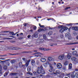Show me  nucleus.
Instances as JSON below:
<instances>
[{
    "label": "nucleus",
    "instance_id": "f257e3e1",
    "mask_svg": "<svg viewBox=\"0 0 78 78\" xmlns=\"http://www.w3.org/2000/svg\"><path fill=\"white\" fill-rule=\"evenodd\" d=\"M43 69L42 66H41L40 67H38L37 70L36 72L39 74H45V72Z\"/></svg>",
    "mask_w": 78,
    "mask_h": 78
},
{
    "label": "nucleus",
    "instance_id": "f03ea898",
    "mask_svg": "<svg viewBox=\"0 0 78 78\" xmlns=\"http://www.w3.org/2000/svg\"><path fill=\"white\" fill-rule=\"evenodd\" d=\"M68 29V28L67 27H63L62 28L59 30L60 33H62L65 30H66Z\"/></svg>",
    "mask_w": 78,
    "mask_h": 78
},
{
    "label": "nucleus",
    "instance_id": "7ed1b4c3",
    "mask_svg": "<svg viewBox=\"0 0 78 78\" xmlns=\"http://www.w3.org/2000/svg\"><path fill=\"white\" fill-rule=\"evenodd\" d=\"M44 41V40L43 39H37V40L36 42L37 43H38V44H40L43 42Z\"/></svg>",
    "mask_w": 78,
    "mask_h": 78
},
{
    "label": "nucleus",
    "instance_id": "20e7f679",
    "mask_svg": "<svg viewBox=\"0 0 78 78\" xmlns=\"http://www.w3.org/2000/svg\"><path fill=\"white\" fill-rule=\"evenodd\" d=\"M66 37H68L69 40L70 39V34L69 33H67L66 34H65Z\"/></svg>",
    "mask_w": 78,
    "mask_h": 78
},
{
    "label": "nucleus",
    "instance_id": "39448f33",
    "mask_svg": "<svg viewBox=\"0 0 78 78\" xmlns=\"http://www.w3.org/2000/svg\"><path fill=\"white\" fill-rule=\"evenodd\" d=\"M71 60L73 61H74V62H77L78 61V59L75 57H72L71 58Z\"/></svg>",
    "mask_w": 78,
    "mask_h": 78
},
{
    "label": "nucleus",
    "instance_id": "423d86ee",
    "mask_svg": "<svg viewBox=\"0 0 78 78\" xmlns=\"http://www.w3.org/2000/svg\"><path fill=\"white\" fill-rule=\"evenodd\" d=\"M30 59H29L28 61H26L25 62L26 64H25V66L26 67H28V65H29V64L30 63Z\"/></svg>",
    "mask_w": 78,
    "mask_h": 78
},
{
    "label": "nucleus",
    "instance_id": "0eeeda50",
    "mask_svg": "<svg viewBox=\"0 0 78 78\" xmlns=\"http://www.w3.org/2000/svg\"><path fill=\"white\" fill-rule=\"evenodd\" d=\"M57 66L58 69H61L62 68V65L60 63H58L57 64Z\"/></svg>",
    "mask_w": 78,
    "mask_h": 78
},
{
    "label": "nucleus",
    "instance_id": "6e6552de",
    "mask_svg": "<svg viewBox=\"0 0 78 78\" xmlns=\"http://www.w3.org/2000/svg\"><path fill=\"white\" fill-rule=\"evenodd\" d=\"M12 50H21L22 48H16L15 47H12L11 48Z\"/></svg>",
    "mask_w": 78,
    "mask_h": 78
},
{
    "label": "nucleus",
    "instance_id": "1a4fd4ad",
    "mask_svg": "<svg viewBox=\"0 0 78 78\" xmlns=\"http://www.w3.org/2000/svg\"><path fill=\"white\" fill-rule=\"evenodd\" d=\"M36 64V63L35 62V60H33L31 61V64L33 66H35V64Z\"/></svg>",
    "mask_w": 78,
    "mask_h": 78
},
{
    "label": "nucleus",
    "instance_id": "9d476101",
    "mask_svg": "<svg viewBox=\"0 0 78 78\" xmlns=\"http://www.w3.org/2000/svg\"><path fill=\"white\" fill-rule=\"evenodd\" d=\"M31 67L30 66H29L27 68V71L28 72H31Z\"/></svg>",
    "mask_w": 78,
    "mask_h": 78
},
{
    "label": "nucleus",
    "instance_id": "9b49d317",
    "mask_svg": "<svg viewBox=\"0 0 78 78\" xmlns=\"http://www.w3.org/2000/svg\"><path fill=\"white\" fill-rule=\"evenodd\" d=\"M64 55H61V56H59V57H58V58L60 60H62V59H64Z\"/></svg>",
    "mask_w": 78,
    "mask_h": 78
},
{
    "label": "nucleus",
    "instance_id": "f8f14e48",
    "mask_svg": "<svg viewBox=\"0 0 78 78\" xmlns=\"http://www.w3.org/2000/svg\"><path fill=\"white\" fill-rule=\"evenodd\" d=\"M71 56H72V55L70 54V53H69L67 55V58L69 59H70V58H71Z\"/></svg>",
    "mask_w": 78,
    "mask_h": 78
},
{
    "label": "nucleus",
    "instance_id": "ddd939ff",
    "mask_svg": "<svg viewBox=\"0 0 78 78\" xmlns=\"http://www.w3.org/2000/svg\"><path fill=\"white\" fill-rule=\"evenodd\" d=\"M46 59L44 58H41V62H46Z\"/></svg>",
    "mask_w": 78,
    "mask_h": 78
},
{
    "label": "nucleus",
    "instance_id": "4468645a",
    "mask_svg": "<svg viewBox=\"0 0 78 78\" xmlns=\"http://www.w3.org/2000/svg\"><path fill=\"white\" fill-rule=\"evenodd\" d=\"M72 29L73 30H75V31H78V27H72Z\"/></svg>",
    "mask_w": 78,
    "mask_h": 78
},
{
    "label": "nucleus",
    "instance_id": "2eb2a0df",
    "mask_svg": "<svg viewBox=\"0 0 78 78\" xmlns=\"http://www.w3.org/2000/svg\"><path fill=\"white\" fill-rule=\"evenodd\" d=\"M48 59L49 61H51L54 60V59L51 57H48Z\"/></svg>",
    "mask_w": 78,
    "mask_h": 78
},
{
    "label": "nucleus",
    "instance_id": "dca6fc26",
    "mask_svg": "<svg viewBox=\"0 0 78 78\" xmlns=\"http://www.w3.org/2000/svg\"><path fill=\"white\" fill-rule=\"evenodd\" d=\"M33 36L34 37L37 38L38 37V34L37 33H35L33 35Z\"/></svg>",
    "mask_w": 78,
    "mask_h": 78
},
{
    "label": "nucleus",
    "instance_id": "f3484780",
    "mask_svg": "<svg viewBox=\"0 0 78 78\" xmlns=\"http://www.w3.org/2000/svg\"><path fill=\"white\" fill-rule=\"evenodd\" d=\"M74 43H73L72 42V41H69V42L68 43H66V45H73L74 44H73Z\"/></svg>",
    "mask_w": 78,
    "mask_h": 78
},
{
    "label": "nucleus",
    "instance_id": "a211bd4d",
    "mask_svg": "<svg viewBox=\"0 0 78 78\" xmlns=\"http://www.w3.org/2000/svg\"><path fill=\"white\" fill-rule=\"evenodd\" d=\"M16 75H17V73H10V76H15Z\"/></svg>",
    "mask_w": 78,
    "mask_h": 78
},
{
    "label": "nucleus",
    "instance_id": "6ab92c4d",
    "mask_svg": "<svg viewBox=\"0 0 78 78\" xmlns=\"http://www.w3.org/2000/svg\"><path fill=\"white\" fill-rule=\"evenodd\" d=\"M77 52L76 51H74L72 52V55H77Z\"/></svg>",
    "mask_w": 78,
    "mask_h": 78
},
{
    "label": "nucleus",
    "instance_id": "aec40b11",
    "mask_svg": "<svg viewBox=\"0 0 78 78\" xmlns=\"http://www.w3.org/2000/svg\"><path fill=\"white\" fill-rule=\"evenodd\" d=\"M19 67L21 68L22 67L23 65H22V62H20L19 63Z\"/></svg>",
    "mask_w": 78,
    "mask_h": 78
},
{
    "label": "nucleus",
    "instance_id": "412c9836",
    "mask_svg": "<svg viewBox=\"0 0 78 78\" xmlns=\"http://www.w3.org/2000/svg\"><path fill=\"white\" fill-rule=\"evenodd\" d=\"M39 49L41 50H44V51H46L47 50V49L44 48H39Z\"/></svg>",
    "mask_w": 78,
    "mask_h": 78
},
{
    "label": "nucleus",
    "instance_id": "4be33fe9",
    "mask_svg": "<svg viewBox=\"0 0 78 78\" xmlns=\"http://www.w3.org/2000/svg\"><path fill=\"white\" fill-rule=\"evenodd\" d=\"M8 73H9V72H6L4 74V77H6L7 75H8Z\"/></svg>",
    "mask_w": 78,
    "mask_h": 78
},
{
    "label": "nucleus",
    "instance_id": "5701e85b",
    "mask_svg": "<svg viewBox=\"0 0 78 78\" xmlns=\"http://www.w3.org/2000/svg\"><path fill=\"white\" fill-rule=\"evenodd\" d=\"M11 64H14V63H15L16 62V60L15 59H13L11 61Z\"/></svg>",
    "mask_w": 78,
    "mask_h": 78
},
{
    "label": "nucleus",
    "instance_id": "b1692460",
    "mask_svg": "<svg viewBox=\"0 0 78 78\" xmlns=\"http://www.w3.org/2000/svg\"><path fill=\"white\" fill-rule=\"evenodd\" d=\"M53 34V32L51 31H50L49 33H48V34L49 36H51V34Z\"/></svg>",
    "mask_w": 78,
    "mask_h": 78
},
{
    "label": "nucleus",
    "instance_id": "393cba45",
    "mask_svg": "<svg viewBox=\"0 0 78 78\" xmlns=\"http://www.w3.org/2000/svg\"><path fill=\"white\" fill-rule=\"evenodd\" d=\"M71 76L72 78H75V75L73 73L71 74Z\"/></svg>",
    "mask_w": 78,
    "mask_h": 78
},
{
    "label": "nucleus",
    "instance_id": "a878e982",
    "mask_svg": "<svg viewBox=\"0 0 78 78\" xmlns=\"http://www.w3.org/2000/svg\"><path fill=\"white\" fill-rule=\"evenodd\" d=\"M33 51H25V53H31Z\"/></svg>",
    "mask_w": 78,
    "mask_h": 78
},
{
    "label": "nucleus",
    "instance_id": "bb28decb",
    "mask_svg": "<svg viewBox=\"0 0 78 78\" xmlns=\"http://www.w3.org/2000/svg\"><path fill=\"white\" fill-rule=\"evenodd\" d=\"M69 69H72V64L70 63L69 65Z\"/></svg>",
    "mask_w": 78,
    "mask_h": 78
},
{
    "label": "nucleus",
    "instance_id": "cd10ccee",
    "mask_svg": "<svg viewBox=\"0 0 78 78\" xmlns=\"http://www.w3.org/2000/svg\"><path fill=\"white\" fill-rule=\"evenodd\" d=\"M9 33L10 34H12V36H15V34H14L13 32H9Z\"/></svg>",
    "mask_w": 78,
    "mask_h": 78
},
{
    "label": "nucleus",
    "instance_id": "c85d7f7f",
    "mask_svg": "<svg viewBox=\"0 0 78 78\" xmlns=\"http://www.w3.org/2000/svg\"><path fill=\"white\" fill-rule=\"evenodd\" d=\"M4 70H7V69H8V67H7V66H4Z\"/></svg>",
    "mask_w": 78,
    "mask_h": 78
},
{
    "label": "nucleus",
    "instance_id": "c756f323",
    "mask_svg": "<svg viewBox=\"0 0 78 78\" xmlns=\"http://www.w3.org/2000/svg\"><path fill=\"white\" fill-rule=\"evenodd\" d=\"M68 64V62H65L64 63V65H65V66H67V65Z\"/></svg>",
    "mask_w": 78,
    "mask_h": 78
},
{
    "label": "nucleus",
    "instance_id": "7c9ffc66",
    "mask_svg": "<svg viewBox=\"0 0 78 78\" xmlns=\"http://www.w3.org/2000/svg\"><path fill=\"white\" fill-rule=\"evenodd\" d=\"M49 67L51 69H53V66L51 64H49Z\"/></svg>",
    "mask_w": 78,
    "mask_h": 78
},
{
    "label": "nucleus",
    "instance_id": "2f4dec72",
    "mask_svg": "<svg viewBox=\"0 0 78 78\" xmlns=\"http://www.w3.org/2000/svg\"><path fill=\"white\" fill-rule=\"evenodd\" d=\"M22 59L23 61H24V62H26V61H27V60H26V59H25V58H23Z\"/></svg>",
    "mask_w": 78,
    "mask_h": 78
},
{
    "label": "nucleus",
    "instance_id": "473e14b6",
    "mask_svg": "<svg viewBox=\"0 0 78 78\" xmlns=\"http://www.w3.org/2000/svg\"><path fill=\"white\" fill-rule=\"evenodd\" d=\"M27 74H29V75H33V73H31L30 72H27Z\"/></svg>",
    "mask_w": 78,
    "mask_h": 78
},
{
    "label": "nucleus",
    "instance_id": "72a5a7b5",
    "mask_svg": "<svg viewBox=\"0 0 78 78\" xmlns=\"http://www.w3.org/2000/svg\"><path fill=\"white\" fill-rule=\"evenodd\" d=\"M75 75L76 78H78V73H75Z\"/></svg>",
    "mask_w": 78,
    "mask_h": 78
},
{
    "label": "nucleus",
    "instance_id": "f704fd0d",
    "mask_svg": "<svg viewBox=\"0 0 78 78\" xmlns=\"http://www.w3.org/2000/svg\"><path fill=\"white\" fill-rule=\"evenodd\" d=\"M46 36L45 34L43 35V39H45L46 38Z\"/></svg>",
    "mask_w": 78,
    "mask_h": 78
},
{
    "label": "nucleus",
    "instance_id": "c9c22d12",
    "mask_svg": "<svg viewBox=\"0 0 78 78\" xmlns=\"http://www.w3.org/2000/svg\"><path fill=\"white\" fill-rule=\"evenodd\" d=\"M53 45H55V46H56V45H57V44H53L52 45H51L50 46H53Z\"/></svg>",
    "mask_w": 78,
    "mask_h": 78
},
{
    "label": "nucleus",
    "instance_id": "e433bc0d",
    "mask_svg": "<svg viewBox=\"0 0 78 78\" xmlns=\"http://www.w3.org/2000/svg\"><path fill=\"white\" fill-rule=\"evenodd\" d=\"M44 30V29H40L38 30V31L39 32H41L42 31H43Z\"/></svg>",
    "mask_w": 78,
    "mask_h": 78
},
{
    "label": "nucleus",
    "instance_id": "4c0bfd02",
    "mask_svg": "<svg viewBox=\"0 0 78 78\" xmlns=\"http://www.w3.org/2000/svg\"><path fill=\"white\" fill-rule=\"evenodd\" d=\"M37 28V27H36V26H34V27H33V29H34V30H36Z\"/></svg>",
    "mask_w": 78,
    "mask_h": 78
},
{
    "label": "nucleus",
    "instance_id": "58836bf2",
    "mask_svg": "<svg viewBox=\"0 0 78 78\" xmlns=\"http://www.w3.org/2000/svg\"><path fill=\"white\" fill-rule=\"evenodd\" d=\"M36 71H37V70H36V72H35V71H34V72H33V73H34V75H37V72H36Z\"/></svg>",
    "mask_w": 78,
    "mask_h": 78
},
{
    "label": "nucleus",
    "instance_id": "ea45409f",
    "mask_svg": "<svg viewBox=\"0 0 78 78\" xmlns=\"http://www.w3.org/2000/svg\"><path fill=\"white\" fill-rule=\"evenodd\" d=\"M69 8H70V7H68L66 8L65 9V10H67V9H69Z\"/></svg>",
    "mask_w": 78,
    "mask_h": 78
},
{
    "label": "nucleus",
    "instance_id": "a19ab883",
    "mask_svg": "<svg viewBox=\"0 0 78 78\" xmlns=\"http://www.w3.org/2000/svg\"><path fill=\"white\" fill-rule=\"evenodd\" d=\"M35 54H37L38 55H41H41H42V54H41V53L39 52H36Z\"/></svg>",
    "mask_w": 78,
    "mask_h": 78
},
{
    "label": "nucleus",
    "instance_id": "79ce46f5",
    "mask_svg": "<svg viewBox=\"0 0 78 78\" xmlns=\"http://www.w3.org/2000/svg\"><path fill=\"white\" fill-rule=\"evenodd\" d=\"M53 69H50L49 70V71L50 72H52L53 70H52Z\"/></svg>",
    "mask_w": 78,
    "mask_h": 78
},
{
    "label": "nucleus",
    "instance_id": "37998d69",
    "mask_svg": "<svg viewBox=\"0 0 78 78\" xmlns=\"http://www.w3.org/2000/svg\"><path fill=\"white\" fill-rule=\"evenodd\" d=\"M62 27H63V25H62L60 26H58V27L59 28H62Z\"/></svg>",
    "mask_w": 78,
    "mask_h": 78
},
{
    "label": "nucleus",
    "instance_id": "c03bdc74",
    "mask_svg": "<svg viewBox=\"0 0 78 78\" xmlns=\"http://www.w3.org/2000/svg\"><path fill=\"white\" fill-rule=\"evenodd\" d=\"M2 66L0 65V71H2Z\"/></svg>",
    "mask_w": 78,
    "mask_h": 78
},
{
    "label": "nucleus",
    "instance_id": "a18cd8bd",
    "mask_svg": "<svg viewBox=\"0 0 78 78\" xmlns=\"http://www.w3.org/2000/svg\"><path fill=\"white\" fill-rule=\"evenodd\" d=\"M44 67L46 68V67H47V64H45L44 65Z\"/></svg>",
    "mask_w": 78,
    "mask_h": 78
},
{
    "label": "nucleus",
    "instance_id": "49530a36",
    "mask_svg": "<svg viewBox=\"0 0 78 78\" xmlns=\"http://www.w3.org/2000/svg\"><path fill=\"white\" fill-rule=\"evenodd\" d=\"M18 39H23V37H19L18 38Z\"/></svg>",
    "mask_w": 78,
    "mask_h": 78
},
{
    "label": "nucleus",
    "instance_id": "de8ad7c7",
    "mask_svg": "<svg viewBox=\"0 0 78 78\" xmlns=\"http://www.w3.org/2000/svg\"><path fill=\"white\" fill-rule=\"evenodd\" d=\"M10 64V63L9 62H7V66H9Z\"/></svg>",
    "mask_w": 78,
    "mask_h": 78
},
{
    "label": "nucleus",
    "instance_id": "09e8293b",
    "mask_svg": "<svg viewBox=\"0 0 78 78\" xmlns=\"http://www.w3.org/2000/svg\"><path fill=\"white\" fill-rule=\"evenodd\" d=\"M8 32H9L8 31H2V33H8Z\"/></svg>",
    "mask_w": 78,
    "mask_h": 78
},
{
    "label": "nucleus",
    "instance_id": "8fccbe9b",
    "mask_svg": "<svg viewBox=\"0 0 78 78\" xmlns=\"http://www.w3.org/2000/svg\"><path fill=\"white\" fill-rule=\"evenodd\" d=\"M66 75H67V76H69L70 75V73H69L68 74H66Z\"/></svg>",
    "mask_w": 78,
    "mask_h": 78
},
{
    "label": "nucleus",
    "instance_id": "3c124183",
    "mask_svg": "<svg viewBox=\"0 0 78 78\" xmlns=\"http://www.w3.org/2000/svg\"><path fill=\"white\" fill-rule=\"evenodd\" d=\"M2 71H0V76L2 75Z\"/></svg>",
    "mask_w": 78,
    "mask_h": 78
},
{
    "label": "nucleus",
    "instance_id": "603ef678",
    "mask_svg": "<svg viewBox=\"0 0 78 78\" xmlns=\"http://www.w3.org/2000/svg\"><path fill=\"white\" fill-rule=\"evenodd\" d=\"M78 44V42H75V43H74L73 44Z\"/></svg>",
    "mask_w": 78,
    "mask_h": 78
},
{
    "label": "nucleus",
    "instance_id": "864d4df0",
    "mask_svg": "<svg viewBox=\"0 0 78 78\" xmlns=\"http://www.w3.org/2000/svg\"><path fill=\"white\" fill-rule=\"evenodd\" d=\"M72 25V23H69V24H67V25L68 26H70V25Z\"/></svg>",
    "mask_w": 78,
    "mask_h": 78
},
{
    "label": "nucleus",
    "instance_id": "5fc2aeb1",
    "mask_svg": "<svg viewBox=\"0 0 78 78\" xmlns=\"http://www.w3.org/2000/svg\"><path fill=\"white\" fill-rule=\"evenodd\" d=\"M40 27L41 28H44V25H41V26H40Z\"/></svg>",
    "mask_w": 78,
    "mask_h": 78
},
{
    "label": "nucleus",
    "instance_id": "6e6d98bb",
    "mask_svg": "<svg viewBox=\"0 0 78 78\" xmlns=\"http://www.w3.org/2000/svg\"><path fill=\"white\" fill-rule=\"evenodd\" d=\"M23 25L24 27H26L27 26V23H24Z\"/></svg>",
    "mask_w": 78,
    "mask_h": 78
},
{
    "label": "nucleus",
    "instance_id": "4d7b16f0",
    "mask_svg": "<svg viewBox=\"0 0 78 78\" xmlns=\"http://www.w3.org/2000/svg\"><path fill=\"white\" fill-rule=\"evenodd\" d=\"M7 56V55H0V57H1V56Z\"/></svg>",
    "mask_w": 78,
    "mask_h": 78
},
{
    "label": "nucleus",
    "instance_id": "13d9d810",
    "mask_svg": "<svg viewBox=\"0 0 78 78\" xmlns=\"http://www.w3.org/2000/svg\"><path fill=\"white\" fill-rule=\"evenodd\" d=\"M3 48L2 47H0V50H2Z\"/></svg>",
    "mask_w": 78,
    "mask_h": 78
},
{
    "label": "nucleus",
    "instance_id": "bf43d9fd",
    "mask_svg": "<svg viewBox=\"0 0 78 78\" xmlns=\"http://www.w3.org/2000/svg\"><path fill=\"white\" fill-rule=\"evenodd\" d=\"M9 55H16V54H9Z\"/></svg>",
    "mask_w": 78,
    "mask_h": 78
},
{
    "label": "nucleus",
    "instance_id": "052dcab7",
    "mask_svg": "<svg viewBox=\"0 0 78 78\" xmlns=\"http://www.w3.org/2000/svg\"><path fill=\"white\" fill-rule=\"evenodd\" d=\"M30 37H31V36L29 35L27 36V37L28 38H30Z\"/></svg>",
    "mask_w": 78,
    "mask_h": 78
},
{
    "label": "nucleus",
    "instance_id": "680f3d73",
    "mask_svg": "<svg viewBox=\"0 0 78 78\" xmlns=\"http://www.w3.org/2000/svg\"><path fill=\"white\" fill-rule=\"evenodd\" d=\"M7 39H12V38H7Z\"/></svg>",
    "mask_w": 78,
    "mask_h": 78
},
{
    "label": "nucleus",
    "instance_id": "e2e57ef3",
    "mask_svg": "<svg viewBox=\"0 0 78 78\" xmlns=\"http://www.w3.org/2000/svg\"><path fill=\"white\" fill-rule=\"evenodd\" d=\"M63 70H66V67H63Z\"/></svg>",
    "mask_w": 78,
    "mask_h": 78
},
{
    "label": "nucleus",
    "instance_id": "0e129e2a",
    "mask_svg": "<svg viewBox=\"0 0 78 78\" xmlns=\"http://www.w3.org/2000/svg\"><path fill=\"white\" fill-rule=\"evenodd\" d=\"M47 76H48V77H50V75H47Z\"/></svg>",
    "mask_w": 78,
    "mask_h": 78
},
{
    "label": "nucleus",
    "instance_id": "69168bd1",
    "mask_svg": "<svg viewBox=\"0 0 78 78\" xmlns=\"http://www.w3.org/2000/svg\"><path fill=\"white\" fill-rule=\"evenodd\" d=\"M9 60H10V59H7V60H6L5 61H4V62H5V61H9Z\"/></svg>",
    "mask_w": 78,
    "mask_h": 78
},
{
    "label": "nucleus",
    "instance_id": "338daca9",
    "mask_svg": "<svg viewBox=\"0 0 78 78\" xmlns=\"http://www.w3.org/2000/svg\"><path fill=\"white\" fill-rule=\"evenodd\" d=\"M60 37H62V38L63 37H64V36L63 35H61L60 36Z\"/></svg>",
    "mask_w": 78,
    "mask_h": 78
},
{
    "label": "nucleus",
    "instance_id": "774afa93",
    "mask_svg": "<svg viewBox=\"0 0 78 78\" xmlns=\"http://www.w3.org/2000/svg\"><path fill=\"white\" fill-rule=\"evenodd\" d=\"M75 70L76 71H78V69H76Z\"/></svg>",
    "mask_w": 78,
    "mask_h": 78
}]
</instances>
